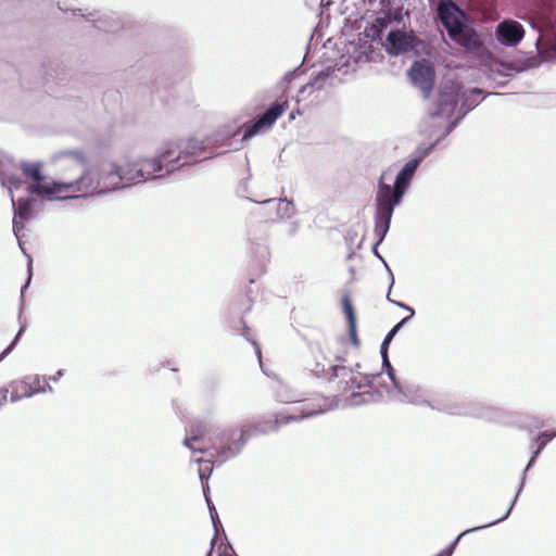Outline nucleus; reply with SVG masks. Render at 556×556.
<instances>
[{
	"instance_id": "obj_6",
	"label": "nucleus",
	"mask_w": 556,
	"mask_h": 556,
	"mask_svg": "<svg viewBox=\"0 0 556 556\" xmlns=\"http://www.w3.org/2000/svg\"><path fill=\"white\" fill-rule=\"evenodd\" d=\"M441 141L438 137L426 148H419L417 151L418 155L407 161L399 170L393 186L386 184L383 177H380L375 199V208L380 210L382 215H393L395 207L402 203L403 197L409 188L419 165Z\"/></svg>"
},
{
	"instance_id": "obj_21",
	"label": "nucleus",
	"mask_w": 556,
	"mask_h": 556,
	"mask_svg": "<svg viewBox=\"0 0 556 556\" xmlns=\"http://www.w3.org/2000/svg\"><path fill=\"white\" fill-rule=\"evenodd\" d=\"M210 432V424L206 420H194L186 428V437L182 441V444L188 447L192 453L206 452V447L204 445H192L191 442L194 443H203L205 435Z\"/></svg>"
},
{
	"instance_id": "obj_36",
	"label": "nucleus",
	"mask_w": 556,
	"mask_h": 556,
	"mask_svg": "<svg viewBox=\"0 0 556 556\" xmlns=\"http://www.w3.org/2000/svg\"><path fill=\"white\" fill-rule=\"evenodd\" d=\"M15 73V68L8 62H0V80L8 79L12 74Z\"/></svg>"
},
{
	"instance_id": "obj_48",
	"label": "nucleus",
	"mask_w": 556,
	"mask_h": 556,
	"mask_svg": "<svg viewBox=\"0 0 556 556\" xmlns=\"http://www.w3.org/2000/svg\"><path fill=\"white\" fill-rule=\"evenodd\" d=\"M294 118H295V113H294V112H291V113L289 114V119H290V121H293Z\"/></svg>"
},
{
	"instance_id": "obj_12",
	"label": "nucleus",
	"mask_w": 556,
	"mask_h": 556,
	"mask_svg": "<svg viewBox=\"0 0 556 556\" xmlns=\"http://www.w3.org/2000/svg\"><path fill=\"white\" fill-rule=\"evenodd\" d=\"M391 23L392 17L378 16L366 27L365 31L359 35L358 46L355 48V52L358 53L357 61L370 62L374 60L371 56L372 45L383 42L382 35Z\"/></svg>"
},
{
	"instance_id": "obj_19",
	"label": "nucleus",
	"mask_w": 556,
	"mask_h": 556,
	"mask_svg": "<svg viewBox=\"0 0 556 556\" xmlns=\"http://www.w3.org/2000/svg\"><path fill=\"white\" fill-rule=\"evenodd\" d=\"M207 492H208V490H205L204 496H205V501H206L208 509H210V515H211L212 522H213L216 534L211 540V549L206 553L205 556H212L216 546H217L216 556H238L236 554L233 547L231 546V544L227 541L225 533H223V536H218V534H217V532H218L217 526L222 527V523L218 519L215 506H214L212 500L210 498V496L207 495Z\"/></svg>"
},
{
	"instance_id": "obj_51",
	"label": "nucleus",
	"mask_w": 556,
	"mask_h": 556,
	"mask_svg": "<svg viewBox=\"0 0 556 556\" xmlns=\"http://www.w3.org/2000/svg\"><path fill=\"white\" fill-rule=\"evenodd\" d=\"M336 359H337L338 362H342V361H343V358H342L341 356H337V357H336Z\"/></svg>"
},
{
	"instance_id": "obj_47",
	"label": "nucleus",
	"mask_w": 556,
	"mask_h": 556,
	"mask_svg": "<svg viewBox=\"0 0 556 556\" xmlns=\"http://www.w3.org/2000/svg\"><path fill=\"white\" fill-rule=\"evenodd\" d=\"M243 189H245V181L241 180L240 186H239V192H241Z\"/></svg>"
},
{
	"instance_id": "obj_33",
	"label": "nucleus",
	"mask_w": 556,
	"mask_h": 556,
	"mask_svg": "<svg viewBox=\"0 0 556 556\" xmlns=\"http://www.w3.org/2000/svg\"><path fill=\"white\" fill-rule=\"evenodd\" d=\"M25 331V326L21 325L17 333L15 334L14 339L11 341V343L0 353V363L15 349L16 344L18 343L21 337L23 336Z\"/></svg>"
},
{
	"instance_id": "obj_13",
	"label": "nucleus",
	"mask_w": 556,
	"mask_h": 556,
	"mask_svg": "<svg viewBox=\"0 0 556 556\" xmlns=\"http://www.w3.org/2000/svg\"><path fill=\"white\" fill-rule=\"evenodd\" d=\"M288 108V100L273 102L264 112L260 113L254 122L245 128L241 141H249L261 130L270 128Z\"/></svg>"
},
{
	"instance_id": "obj_39",
	"label": "nucleus",
	"mask_w": 556,
	"mask_h": 556,
	"mask_svg": "<svg viewBox=\"0 0 556 556\" xmlns=\"http://www.w3.org/2000/svg\"><path fill=\"white\" fill-rule=\"evenodd\" d=\"M382 263H383V266H384V268H386V270H387V274H388L389 280H390L389 288H388V292H389V294H391V290H392V288H393V286H394V282H395L394 275H393L392 269L390 268V266H389V265H388V263L386 262V260H384V261H382Z\"/></svg>"
},
{
	"instance_id": "obj_4",
	"label": "nucleus",
	"mask_w": 556,
	"mask_h": 556,
	"mask_svg": "<svg viewBox=\"0 0 556 556\" xmlns=\"http://www.w3.org/2000/svg\"><path fill=\"white\" fill-rule=\"evenodd\" d=\"M488 96H504V93H484L483 89L478 87L463 90V87L455 81L444 83L440 87L438 99L429 108V116L431 118L450 119L455 113L459 101L460 106L456 117L448 122L439 138L443 141L460 124L465 116Z\"/></svg>"
},
{
	"instance_id": "obj_32",
	"label": "nucleus",
	"mask_w": 556,
	"mask_h": 556,
	"mask_svg": "<svg viewBox=\"0 0 556 556\" xmlns=\"http://www.w3.org/2000/svg\"><path fill=\"white\" fill-rule=\"evenodd\" d=\"M301 74H302V72H301V65H299L298 67L293 68L292 71L287 72V73L282 76V78H281V80H280V83H279V86H280V88L282 89V91H286V89H288V87H289V85L291 84V81H292L295 77L300 76Z\"/></svg>"
},
{
	"instance_id": "obj_31",
	"label": "nucleus",
	"mask_w": 556,
	"mask_h": 556,
	"mask_svg": "<svg viewBox=\"0 0 556 556\" xmlns=\"http://www.w3.org/2000/svg\"><path fill=\"white\" fill-rule=\"evenodd\" d=\"M328 76H329L328 72H325V71H320V72H318V73L315 75L314 79H313L309 84H307V85L303 86V87L299 90V92H300V93H303V92H304V90H305L307 87H312V88H315V89H317V90L323 89L324 84H325V80L328 78Z\"/></svg>"
},
{
	"instance_id": "obj_34",
	"label": "nucleus",
	"mask_w": 556,
	"mask_h": 556,
	"mask_svg": "<svg viewBox=\"0 0 556 556\" xmlns=\"http://www.w3.org/2000/svg\"><path fill=\"white\" fill-rule=\"evenodd\" d=\"M307 368L317 378L326 379V375H327L328 368H326V364L325 363L316 359L312 364H309L307 366Z\"/></svg>"
},
{
	"instance_id": "obj_25",
	"label": "nucleus",
	"mask_w": 556,
	"mask_h": 556,
	"mask_svg": "<svg viewBox=\"0 0 556 556\" xmlns=\"http://www.w3.org/2000/svg\"><path fill=\"white\" fill-rule=\"evenodd\" d=\"M254 202L257 203V201ZM258 204H264L269 211H275L277 220L290 218L295 213L293 203L287 199H267L258 202ZM275 222L276 219H271V223Z\"/></svg>"
},
{
	"instance_id": "obj_40",
	"label": "nucleus",
	"mask_w": 556,
	"mask_h": 556,
	"mask_svg": "<svg viewBox=\"0 0 556 556\" xmlns=\"http://www.w3.org/2000/svg\"><path fill=\"white\" fill-rule=\"evenodd\" d=\"M299 231V222H291L287 225V228L285 230V232L289 236V237H293L296 235V232Z\"/></svg>"
},
{
	"instance_id": "obj_43",
	"label": "nucleus",
	"mask_w": 556,
	"mask_h": 556,
	"mask_svg": "<svg viewBox=\"0 0 556 556\" xmlns=\"http://www.w3.org/2000/svg\"><path fill=\"white\" fill-rule=\"evenodd\" d=\"M278 400L283 403L298 402V399L294 395H282L278 394Z\"/></svg>"
},
{
	"instance_id": "obj_24",
	"label": "nucleus",
	"mask_w": 556,
	"mask_h": 556,
	"mask_svg": "<svg viewBox=\"0 0 556 556\" xmlns=\"http://www.w3.org/2000/svg\"><path fill=\"white\" fill-rule=\"evenodd\" d=\"M17 389H21V391H23V395H26V397L53 391V388L50 384H41V377L39 375L25 376L21 381H17Z\"/></svg>"
},
{
	"instance_id": "obj_35",
	"label": "nucleus",
	"mask_w": 556,
	"mask_h": 556,
	"mask_svg": "<svg viewBox=\"0 0 556 556\" xmlns=\"http://www.w3.org/2000/svg\"><path fill=\"white\" fill-rule=\"evenodd\" d=\"M62 156H71L80 166H85L86 165L85 154L81 151H79V150H66V151L60 152L59 154L55 155L54 159H59V157H62Z\"/></svg>"
},
{
	"instance_id": "obj_37",
	"label": "nucleus",
	"mask_w": 556,
	"mask_h": 556,
	"mask_svg": "<svg viewBox=\"0 0 556 556\" xmlns=\"http://www.w3.org/2000/svg\"><path fill=\"white\" fill-rule=\"evenodd\" d=\"M352 389H358V378L355 376H351L348 380H344V384L338 388L339 391L345 392Z\"/></svg>"
},
{
	"instance_id": "obj_22",
	"label": "nucleus",
	"mask_w": 556,
	"mask_h": 556,
	"mask_svg": "<svg viewBox=\"0 0 556 556\" xmlns=\"http://www.w3.org/2000/svg\"><path fill=\"white\" fill-rule=\"evenodd\" d=\"M392 216L382 215L381 211L378 208H375V228L374 232L377 238L375 244L372 245V254L379 258L381 262L384 261L383 256L379 253L378 247L383 242V240L387 237V233L389 232Z\"/></svg>"
},
{
	"instance_id": "obj_52",
	"label": "nucleus",
	"mask_w": 556,
	"mask_h": 556,
	"mask_svg": "<svg viewBox=\"0 0 556 556\" xmlns=\"http://www.w3.org/2000/svg\"><path fill=\"white\" fill-rule=\"evenodd\" d=\"M523 429H527V426H523ZM528 430L532 433L533 429L532 428H528Z\"/></svg>"
},
{
	"instance_id": "obj_2",
	"label": "nucleus",
	"mask_w": 556,
	"mask_h": 556,
	"mask_svg": "<svg viewBox=\"0 0 556 556\" xmlns=\"http://www.w3.org/2000/svg\"><path fill=\"white\" fill-rule=\"evenodd\" d=\"M238 134L239 129L223 128L203 140L189 138L166 142L154 157L140 160L129 166V177H135L130 184L163 178L177 169L220 154L218 148H225L224 152L230 151L232 138Z\"/></svg>"
},
{
	"instance_id": "obj_26",
	"label": "nucleus",
	"mask_w": 556,
	"mask_h": 556,
	"mask_svg": "<svg viewBox=\"0 0 556 556\" xmlns=\"http://www.w3.org/2000/svg\"><path fill=\"white\" fill-rule=\"evenodd\" d=\"M397 392V400L400 402H407L412 404H427L430 403V401L424 400L422 396L419 394L420 389L419 387L406 383L402 384L401 381L399 382V387L394 388Z\"/></svg>"
},
{
	"instance_id": "obj_14",
	"label": "nucleus",
	"mask_w": 556,
	"mask_h": 556,
	"mask_svg": "<svg viewBox=\"0 0 556 556\" xmlns=\"http://www.w3.org/2000/svg\"><path fill=\"white\" fill-rule=\"evenodd\" d=\"M420 43L421 40L413 33L396 28L388 33L381 46L389 55L399 56L410 51H416Z\"/></svg>"
},
{
	"instance_id": "obj_20",
	"label": "nucleus",
	"mask_w": 556,
	"mask_h": 556,
	"mask_svg": "<svg viewBox=\"0 0 556 556\" xmlns=\"http://www.w3.org/2000/svg\"><path fill=\"white\" fill-rule=\"evenodd\" d=\"M74 15H81L87 21H90L94 28L105 33H114L124 27V24L121 17L114 13H104L98 14V12L93 11L88 13L87 15L83 13L81 9L73 10Z\"/></svg>"
},
{
	"instance_id": "obj_29",
	"label": "nucleus",
	"mask_w": 556,
	"mask_h": 556,
	"mask_svg": "<svg viewBox=\"0 0 556 556\" xmlns=\"http://www.w3.org/2000/svg\"><path fill=\"white\" fill-rule=\"evenodd\" d=\"M387 300L388 302H390L391 304L406 311V312H409V315L402 318L399 323H396L389 331L387 334H392L393 333V338L397 334V332L407 324L409 323V320L415 316V309L409 306L408 304L404 303V302H400V301H395L393 299H391V294H389V292L387 293Z\"/></svg>"
},
{
	"instance_id": "obj_38",
	"label": "nucleus",
	"mask_w": 556,
	"mask_h": 556,
	"mask_svg": "<svg viewBox=\"0 0 556 556\" xmlns=\"http://www.w3.org/2000/svg\"><path fill=\"white\" fill-rule=\"evenodd\" d=\"M23 397H26V395H23V391L21 389H17V381L12 383V392H11V402L15 403L22 400Z\"/></svg>"
},
{
	"instance_id": "obj_16",
	"label": "nucleus",
	"mask_w": 556,
	"mask_h": 556,
	"mask_svg": "<svg viewBox=\"0 0 556 556\" xmlns=\"http://www.w3.org/2000/svg\"><path fill=\"white\" fill-rule=\"evenodd\" d=\"M381 377V374H364L358 379L359 390L369 388L364 392H352L344 401L345 406H359L376 402L381 397V393L375 388L376 380Z\"/></svg>"
},
{
	"instance_id": "obj_10",
	"label": "nucleus",
	"mask_w": 556,
	"mask_h": 556,
	"mask_svg": "<svg viewBox=\"0 0 556 556\" xmlns=\"http://www.w3.org/2000/svg\"><path fill=\"white\" fill-rule=\"evenodd\" d=\"M432 409L456 416H470L488 421H500L502 412L492 406H485L471 400L442 399L428 403Z\"/></svg>"
},
{
	"instance_id": "obj_44",
	"label": "nucleus",
	"mask_w": 556,
	"mask_h": 556,
	"mask_svg": "<svg viewBox=\"0 0 556 556\" xmlns=\"http://www.w3.org/2000/svg\"><path fill=\"white\" fill-rule=\"evenodd\" d=\"M63 375H64V369H59L54 376H50V377H48V380H51V381H53V382H56V381H59V379H60L61 377H63Z\"/></svg>"
},
{
	"instance_id": "obj_23",
	"label": "nucleus",
	"mask_w": 556,
	"mask_h": 556,
	"mask_svg": "<svg viewBox=\"0 0 556 556\" xmlns=\"http://www.w3.org/2000/svg\"><path fill=\"white\" fill-rule=\"evenodd\" d=\"M342 312L345 316L348 323V332L351 343L358 348L361 345V341L357 334V318L356 312L353 306L352 300L349 294H345L341 299Z\"/></svg>"
},
{
	"instance_id": "obj_27",
	"label": "nucleus",
	"mask_w": 556,
	"mask_h": 556,
	"mask_svg": "<svg viewBox=\"0 0 556 556\" xmlns=\"http://www.w3.org/2000/svg\"><path fill=\"white\" fill-rule=\"evenodd\" d=\"M393 339V333L386 334L380 345V355L382 359V370L388 375L389 379L393 384V388H397L400 380L397 379L395 375V369L393 368L389 358V346Z\"/></svg>"
},
{
	"instance_id": "obj_1",
	"label": "nucleus",
	"mask_w": 556,
	"mask_h": 556,
	"mask_svg": "<svg viewBox=\"0 0 556 556\" xmlns=\"http://www.w3.org/2000/svg\"><path fill=\"white\" fill-rule=\"evenodd\" d=\"M42 162L22 161L20 168L26 178V189L29 195L48 201H65L103 194L119 188L131 186L135 177H129L116 163L102 161L97 167L86 169L78 179L64 182L48 180L42 174Z\"/></svg>"
},
{
	"instance_id": "obj_15",
	"label": "nucleus",
	"mask_w": 556,
	"mask_h": 556,
	"mask_svg": "<svg viewBox=\"0 0 556 556\" xmlns=\"http://www.w3.org/2000/svg\"><path fill=\"white\" fill-rule=\"evenodd\" d=\"M408 76L412 84L427 98L434 87L435 73L431 63L426 60L415 61L408 70Z\"/></svg>"
},
{
	"instance_id": "obj_30",
	"label": "nucleus",
	"mask_w": 556,
	"mask_h": 556,
	"mask_svg": "<svg viewBox=\"0 0 556 556\" xmlns=\"http://www.w3.org/2000/svg\"><path fill=\"white\" fill-rule=\"evenodd\" d=\"M195 462L200 465L198 472L202 483L203 493H205V490H208L207 481L212 475L213 466L211 465L210 460H203L202 458H198Z\"/></svg>"
},
{
	"instance_id": "obj_18",
	"label": "nucleus",
	"mask_w": 556,
	"mask_h": 556,
	"mask_svg": "<svg viewBox=\"0 0 556 556\" xmlns=\"http://www.w3.org/2000/svg\"><path fill=\"white\" fill-rule=\"evenodd\" d=\"M495 38L504 47H516L525 37V28L519 22L505 18L495 26Z\"/></svg>"
},
{
	"instance_id": "obj_28",
	"label": "nucleus",
	"mask_w": 556,
	"mask_h": 556,
	"mask_svg": "<svg viewBox=\"0 0 556 556\" xmlns=\"http://www.w3.org/2000/svg\"><path fill=\"white\" fill-rule=\"evenodd\" d=\"M351 376H354V369L344 365L330 364L326 375V380L329 382L339 379L338 388L344 384V380H348Z\"/></svg>"
},
{
	"instance_id": "obj_11",
	"label": "nucleus",
	"mask_w": 556,
	"mask_h": 556,
	"mask_svg": "<svg viewBox=\"0 0 556 556\" xmlns=\"http://www.w3.org/2000/svg\"><path fill=\"white\" fill-rule=\"evenodd\" d=\"M325 409H306L302 408L300 412H293L285 416H276L273 420H263L260 422H247L241 426L248 441L257 435L266 434L268 432H277L281 426H286L292 421H301L305 418L313 417L325 413Z\"/></svg>"
},
{
	"instance_id": "obj_7",
	"label": "nucleus",
	"mask_w": 556,
	"mask_h": 556,
	"mask_svg": "<svg viewBox=\"0 0 556 556\" xmlns=\"http://www.w3.org/2000/svg\"><path fill=\"white\" fill-rule=\"evenodd\" d=\"M0 182L3 187H5L9 191L12 210H13V220H12V230L17 240L18 247L23 254L27 257V280L24 286L21 288V307L20 315H22L23 309V301H24V291L28 288L31 276H33V258L29 254L26 253L24 249V244L22 242V231L25 228V223L31 219L34 216V207L36 204V199L30 195L26 198H18L15 200L13 195V190H17L21 186L24 185V181L18 178L16 175L12 173H7L2 169V163L0 162ZM21 319V316H18Z\"/></svg>"
},
{
	"instance_id": "obj_3",
	"label": "nucleus",
	"mask_w": 556,
	"mask_h": 556,
	"mask_svg": "<svg viewBox=\"0 0 556 556\" xmlns=\"http://www.w3.org/2000/svg\"><path fill=\"white\" fill-rule=\"evenodd\" d=\"M435 20L444 27L448 38L466 53L485 52L483 35L476 28L469 14L454 0H428Z\"/></svg>"
},
{
	"instance_id": "obj_9",
	"label": "nucleus",
	"mask_w": 556,
	"mask_h": 556,
	"mask_svg": "<svg viewBox=\"0 0 556 556\" xmlns=\"http://www.w3.org/2000/svg\"><path fill=\"white\" fill-rule=\"evenodd\" d=\"M207 441L213 451L211 457L214 458V463L223 465L242 452L248 439L241 427H230L215 431Z\"/></svg>"
},
{
	"instance_id": "obj_8",
	"label": "nucleus",
	"mask_w": 556,
	"mask_h": 556,
	"mask_svg": "<svg viewBox=\"0 0 556 556\" xmlns=\"http://www.w3.org/2000/svg\"><path fill=\"white\" fill-rule=\"evenodd\" d=\"M555 437H556V431L553 432V433H549L548 431H541L536 435L531 438L530 447L533 448L532 453H531V457L528 460V464L526 465V467H525V469H523V471L521 473V478H520V482H519L517 492H516L511 503L509 504L507 510L505 511V514L501 518L495 519V520H493V521H491V522H489L486 525L479 526V527H473L471 529H467V530L463 531L450 544H447L444 548L438 551L433 556H453V554L455 552V548H456L457 544L459 543V541H460V539L463 536H465L468 533L480 531L482 529L492 527V526H494V525H496V523H498L501 521L506 520L509 517V515L511 513V509H513V507L515 506V504H516V502L518 500L519 494L521 493V491L525 488L528 470L535 464L539 455L542 453V451L545 448V446Z\"/></svg>"
},
{
	"instance_id": "obj_50",
	"label": "nucleus",
	"mask_w": 556,
	"mask_h": 556,
	"mask_svg": "<svg viewBox=\"0 0 556 556\" xmlns=\"http://www.w3.org/2000/svg\"><path fill=\"white\" fill-rule=\"evenodd\" d=\"M267 224H268V222H264V223L260 224V227L265 228V227H267Z\"/></svg>"
},
{
	"instance_id": "obj_45",
	"label": "nucleus",
	"mask_w": 556,
	"mask_h": 556,
	"mask_svg": "<svg viewBox=\"0 0 556 556\" xmlns=\"http://www.w3.org/2000/svg\"><path fill=\"white\" fill-rule=\"evenodd\" d=\"M544 427V421L539 418H533V422L531 424V428L541 429Z\"/></svg>"
},
{
	"instance_id": "obj_5",
	"label": "nucleus",
	"mask_w": 556,
	"mask_h": 556,
	"mask_svg": "<svg viewBox=\"0 0 556 556\" xmlns=\"http://www.w3.org/2000/svg\"><path fill=\"white\" fill-rule=\"evenodd\" d=\"M530 25L540 33L535 41L536 55L516 62L518 72L539 67L543 62L556 61V0H530Z\"/></svg>"
},
{
	"instance_id": "obj_49",
	"label": "nucleus",
	"mask_w": 556,
	"mask_h": 556,
	"mask_svg": "<svg viewBox=\"0 0 556 556\" xmlns=\"http://www.w3.org/2000/svg\"><path fill=\"white\" fill-rule=\"evenodd\" d=\"M59 9H60L61 11H67V10H68L67 8H64L61 3H59Z\"/></svg>"
},
{
	"instance_id": "obj_17",
	"label": "nucleus",
	"mask_w": 556,
	"mask_h": 556,
	"mask_svg": "<svg viewBox=\"0 0 556 556\" xmlns=\"http://www.w3.org/2000/svg\"><path fill=\"white\" fill-rule=\"evenodd\" d=\"M248 301H249L248 299L242 298L240 301L231 304V306L229 307L228 323H229V326L233 330H236V331L242 330L241 336L244 337L248 341H250L253 344V346L255 348L256 356L258 358V363L262 366L261 349L257 345V343L252 338H250V336H249L250 329L248 328L245 320L243 319V316H242L243 313L250 311V308H251L250 304L247 305Z\"/></svg>"
},
{
	"instance_id": "obj_46",
	"label": "nucleus",
	"mask_w": 556,
	"mask_h": 556,
	"mask_svg": "<svg viewBox=\"0 0 556 556\" xmlns=\"http://www.w3.org/2000/svg\"><path fill=\"white\" fill-rule=\"evenodd\" d=\"M268 255H269V253H268L267 247H263L262 251H261V257L263 260H266L268 257Z\"/></svg>"
},
{
	"instance_id": "obj_42",
	"label": "nucleus",
	"mask_w": 556,
	"mask_h": 556,
	"mask_svg": "<svg viewBox=\"0 0 556 556\" xmlns=\"http://www.w3.org/2000/svg\"><path fill=\"white\" fill-rule=\"evenodd\" d=\"M383 16H390V17H392V22H394V21H399V20H401V18H402V14H401V12H400V11H397V10H390V11L386 12Z\"/></svg>"
},
{
	"instance_id": "obj_41",
	"label": "nucleus",
	"mask_w": 556,
	"mask_h": 556,
	"mask_svg": "<svg viewBox=\"0 0 556 556\" xmlns=\"http://www.w3.org/2000/svg\"><path fill=\"white\" fill-rule=\"evenodd\" d=\"M9 389L7 387L0 388V407H2L8 401Z\"/></svg>"
}]
</instances>
